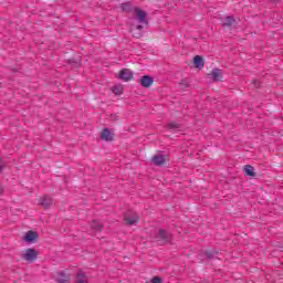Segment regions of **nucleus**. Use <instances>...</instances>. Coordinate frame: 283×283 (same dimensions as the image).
Here are the masks:
<instances>
[{
    "instance_id": "obj_15",
    "label": "nucleus",
    "mask_w": 283,
    "mask_h": 283,
    "mask_svg": "<svg viewBox=\"0 0 283 283\" xmlns=\"http://www.w3.org/2000/svg\"><path fill=\"white\" fill-rule=\"evenodd\" d=\"M195 66L199 70H202L205 67V60L200 55H196L193 59Z\"/></svg>"
},
{
    "instance_id": "obj_7",
    "label": "nucleus",
    "mask_w": 283,
    "mask_h": 283,
    "mask_svg": "<svg viewBox=\"0 0 283 283\" xmlns=\"http://www.w3.org/2000/svg\"><path fill=\"white\" fill-rule=\"evenodd\" d=\"M119 78L125 82L132 81V78H134V73H132V71H129L128 69L122 70Z\"/></svg>"
},
{
    "instance_id": "obj_6",
    "label": "nucleus",
    "mask_w": 283,
    "mask_h": 283,
    "mask_svg": "<svg viewBox=\"0 0 283 283\" xmlns=\"http://www.w3.org/2000/svg\"><path fill=\"white\" fill-rule=\"evenodd\" d=\"M142 87H151L154 85V77L151 75H144L140 80Z\"/></svg>"
},
{
    "instance_id": "obj_8",
    "label": "nucleus",
    "mask_w": 283,
    "mask_h": 283,
    "mask_svg": "<svg viewBox=\"0 0 283 283\" xmlns=\"http://www.w3.org/2000/svg\"><path fill=\"white\" fill-rule=\"evenodd\" d=\"M223 28H229L231 25H238V20L233 15L226 17L222 21Z\"/></svg>"
},
{
    "instance_id": "obj_4",
    "label": "nucleus",
    "mask_w": 283,
    "mask_h": 283,
    "mask_svg": "<svg viewBox=\"0 0 283 283\" xmlns=\"http://www.w3.org/2000/svg\"><path fill=\"white\" fill-rule=\"evenodd\" d=\"M39 253L35 252L34 249H28L24 254H22L23 260L27 262H34L36 260Z\"/></svg>"
},
{
    "instance_id": "obj_16",
    "label": "nucleus",
    "mask_w": 283,
    "mask_h": 283,
    "mask_svg": "<svg viewBox=\"0 0 283 283\" xmlns=\"http://www.w3.org/2000/svg\"><path fill=\"white\" fill-rule=\"evenodd\" d=\"M91 229H93V231H103V224H101L98 221L93 220L90 223Z\"/></svg>"
},
{
    "instance_id": "obj_10",
    "label": "nucleus",
    "mask_w": 283,
    "mask_h": 283,
    "mask_svg": "<svg viewBox=\"0 0 283 283\" xmlns=\"http://www.w3.org/2000/svg\"><path fill=\"white\" fill-rule=\"evenodd\" d=\"M39 205H41L42 207L48 209V207H50L52 205L51 197H49V196L41 197L40 200H39Z\"/></svg>"
},
{
    "instance_id": "obj_11",
    "label": "nucleus",
    "mask_w": 283,
    "mask_h": 283,
    "mask_svg": "<svg viewBox=\"0 0 283 283\" xmlns=\"http://www.w3.org/2000/svg\"><path fill=\"white\" fill-rule=\"evenodd\" d=\"M210 76L213 82H218L220 78H222V73L220 72V69H213L210 73Z\"/></svg>"
},
{
    "instance_id": "obj_18",
    "label": "nucleus",
    "mask_w": 283,
    "mask_h": 283,
    "mask_svg": "<svg viewBox=\"0 0 283 283\" xmlns=\"http://www.w3.org/2000/svg\"><path fill=\"white\" fill-rule=\"evenodd\" d=\"M112 92L116 96H120V94H123V86H118V85L113 86Z\"/></svg>"
},
{
    "instance_id": "obj_12",
    "label": "nucleus",
    "mask_w": 283,
    "mask_h": 283,
    "mask_svg": "<svg viewBox=\"0 0 283 283\" xmlns=\"http://www.w3.org/2000/svg\"><path fill=\"white\" fill-rule=\"evenodd\" d=\"M245 176H250L251 178H255V168L251 165H245L243 168Z\"/></svg>"
},
{
    "instance_id": "obj_22",
    "label": "nucleus",
    "mask_w": 283,
    "mask_h": 283,
    "mask_svg": "<svg viewBox=\"0 0 283 283\" xmlns=\"http://www.w3.org/2000/svg\"><path fill=\"white\" fill-rule=\"evenodd\" d=\"M254 87H260V82L258 80L252 81Z\"/></svg>"
},
{
    "instance_id": "obj_21",
    "label": "nucleus",
    "mask_w": 283,
    "mask_h": 283,
    "mask_svg": "<svg viewBox=\"0 0 283 283\" xmlns=\"http://www.w3.org/2000/svg\"><path fill=\"white\" fill-rule=\"evenodd\" d=\"M151 283H163V280H160L158 276H155L151 279Z\"/></svg>"
},
{
    "instance_id": "obj_14",
    "label": "nucleus",
    "mask_w": 283,
    "mask_h": 283,
    "mask_svg": "<svg viewBox=\"0 0 283 283\" xmlns=\"http://www.w3.org/2000/svg\"><path fill=\"white\" fill-rule=\"evenodd\" d=\"M75 283H87V275L83 273V271H80L75 275Z\"/></svg>"
},
{
    "instance_id": "obj_3",
    "label": "nucleus",
    "mask_w": 283,
    "mask_h": 283,
    "mask_svg": "<svg viewBox=\"0 0 283 283\" xmlns=\"http://www.w3.org/2000/svg\"><path fill=\"white\" fill-rule=\"evenodd\" d=\"M135 19L138 21V23H144L147 25V13L139 8H135Z\"/></svg>"
},
{
    "instance_id": "obj_24",
    "label": "nucleus",
    "mask_w": 283,
    "mask_h": 283,
    "mask_svg": "<svg viewBox=\"0 0 283 283\" xmlns=\"http://www.w3.org/2000/svg\"><path fill=\"white\" fill-rule=\"evenodd\" d=\"M137 30H143V25H137Z\"/></svg>"
},
{
    "instance_id": "obj_17",
    "label": "nucleus",
    "mask_w": 283,
    "mask_h": 283,
    "mask_svg": "<svg viewBox=\"0 0 283 283\" xmlns=\"http://www.w3.org/2000/svg\"><path fill=\"white\" fill-rule=\"evenodd\" d=\"M36 238V232H33V231H29L27 232L25 237H24V240L27 242H34V239Z\"/></svg>"
},
{
    "instance_id": "obj_2",
    "label": "nucleus",
    "mask_w": 283,
    "mask_h": 283,
    "mask_svg": "<svg viewBox=\"0 0 283 283\" xmlns=\"http://www.w3.org/2000/svg\"><path fill=\"white\" fill-rule=\"evenodd\" d=\"M124 220H125L126 224L132 227L134 224H138L139 218L136 212H128L124 216Z\"/></svg>"
},
{
    "instance_id": "obj_5",
    "label": "nucleus",
    "mask_w": 283,
    "mask_h": 283,
    "mask_svg": "<svg viewBox=\"0 0 283 283\" xmlns=\"http://www.w3.org/2000/svg\"><path fill=\"white\" fill-rule=\"evenodd\" d=\"M102 140H106L107 143L114 140V134L109 128H104L101 133Z\"/></svg>"
},
{
    "instance_id": "obj_19",
    "label": "nucleus",
    "mask_w": 283,
    "mask_h": 283,
    "mask_svg": "<svg viewBox=\"0 0 283 283\" xmlns=\"http://www.w3.org/2000/svg\"><path fill=\"white\" fill-rule=\"evenodd\" d=\"M167 127L170 132H176V129H180V124L172 122L169 123Z\"/></svg>"
},
{
    "instance_id": "obj_9",
    "label": "nucleus",
    "mask_w": 283,
    "mask_h": 283,
    "mask_svg": "<svg viewBox=\"0 0 283 283\" xmlns=\"http://www.w3.org/2000/svg\"><path fill=\"white\" fill-rule=\"evenodd\" d=\"M151 161H153V164H154L156 167H163V165H165V163H166V159H165V156H164V155H155V156L151 158Z\"/></svg>"
},
{
    "instance_id": "obj_25",
    "label": "nucleus",
    "mask_w": 283,
    "mask_h": 283,
    "mask_svg": "<svg viewBox=\"0 0 283 283\" xmlns=\"http://www.w3.org/2000/svg\"><path fill=\"white\" fill-rule=\"evenodd\" d=\"M1 193H3V190H0Z\"/></svg>"
},
{
    "instance_id": "obj_13",
    "label": "nucleus",
    "mask_w": 283,
    "mask_h": 283,
    "mask_svg": "<svg viewBox=\"0 0 283 283\" xmlns=\"http://www.w3.org/2000/svg\"><path fill=\"white\" fill-rule=\"evenodd\" d=\"M56 282L59 283H70V275L65 274L64 272H59Z\"/></svg>"
},
{
    "instance_id": "obj_20",
    "label": "nucleus",
    "mask_w": 283,
    "mask_h": 283,
    "mask_svg": "<svg viewBox=\"0 0 283 283\" xmlns=\"http://www.w3.org/2000/svg\"><path fill=\"white\" fill-rule=\"evenodd\" d=\"M122 10L124 12H129V10H132V3H129V2L123 3L122 4Z\"/></svg>"
},
{
    "instance_id": "obj_23",
    "label": "nucleus",
    "mask_w": 283,
    "mask_h": 283,
    "mask_svg": "<svg viewBox=\"0 0 283 283\" xmlns=\"http://www.w3.org/2000/svg\"><path fill=\"white\" fill-rule=\"evenodd\" d=\"M207 258H213V255L209 252L206 253Z\"/></svg>"
},
{
    "instance_id": "obj_1",
    "label": "nucleus",
    "mask_w": 283,
    "mask_h": 283,
    "mask_svg": "<svg viewBox=\"0 0 283 283\" xmlns=\"http://www.w3.org/2000/svg\"><path fill=\"white\" fill-rule=\"evenodd\" d=\"M156 241L159 244H169L171 242V233H169L167 230L159 229Z\"/></svg>"
}]
</instances>
